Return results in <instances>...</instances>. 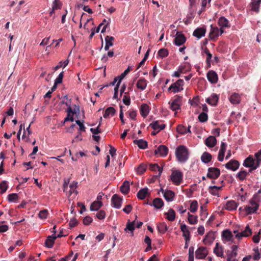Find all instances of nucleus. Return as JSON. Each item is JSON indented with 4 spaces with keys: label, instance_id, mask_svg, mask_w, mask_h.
Returning a JSON list of instances; mask_svg holds the SVG:
<instances>
[{
    "label": "nucleus",
    "instance_id": "nucleus-3",
    "mask_svg": "<svg viewBox=\"0 0 261 261\" xmlns=\"http://www.w3.org/2000/svg\"><path fill=\"white\" fill-rule=\"evenodd\" d=\"M254 198V197L250 200L249 203L250 205H247L245 207L244 210L247 215H250L256 213V211L258 208L259 204L255 201Z\"/></svg>",
    "mask_w": 261,
    "mask_h": 261
},
{
    "label": "nucleus",
    "instance_id": "nucleus-23",
    "mask_svg": "<svg viewBox=\"0 0 261 261\" xmlns=\"http://www.w3.org/2000/svg\"><path fill=\"white\" fill-rule=\"evenodd\" d=\"M56 239V237H55L54 235L48 236L45 242V246L49 248H52Z\"/></svg>",
    "mask_w": 261,
    "mask_h": 261
},
{
    "label": "nucleus",
    "instance_id": "nucleus-9",
    "mask_svg": "<svg viewBox=\"0 0 261 261\" xmlns=\"http://www.w3.org/2000/svg\"><path fill=\"white\" fill-rule=\"evenodd\" d=\"M186 41V37L182 34L178 32L176 33V36L174 39V43L176 46H180L184 44Z\"/></svg>",
    "mask_w": 261,
    "mask_h": 261
},
{
    "label": "nucleus",
    "instance_id": "nucleus-49",
    "mask_svg": "<svg viewBox=\"0 0 261 261\" xmlns=\"http://www.w3.org/2000/svg\"><path fill=\"white\" fill-rule=\"evenodd\" d=\"M208 115L205 112L201 113L198 116V120L201 122H205L207 121Z\"/></svg>",
    "mask_w": 261,
    "mask_h": 261
},
{
    "label": "nucleus",
    "instance_id": "nucleus-12",
    "mask_svg": "<svg viewBox=\"0 0 261 261\" xmlns=\"http://www.w3.org/2000/svg\"><path fill=\"white\" fill-rule=\"evenodd\" d=\"M207 78L208 81L212 84H216L218 80L217 74L214 70H210L207 73Z\"/></svg>",
    "mask_w": 261,
    "mask_h": 261
},
{
    "label": "nucleus",
    "instance_id": "nucleus-46",
    "mask_svg": "<svg viewBox=\"0 0 261 261\" xmlns=\"http://www.w3.org/2000/svg\"><path fill=\"white\" fill-rule=\"evenodd\" d=\"M228 23V20L224 17H221L218 20V24L222 28L229 27Z\"/></svg>",
    "mask_w": 261,
    "mask_h": 261
},
{
    "label": "nucleus",
    "instance_id": "nucleus-10",
    "mask_svg": "<svg viewBox=\"0 0 261 261\" xmlns=\"http://www.w3.org/2000/svg\"><path fill=\"white\" fill-rule=\"evenodd\" d=\"M122 198L117 194H114L111 199V202L113 206L116 208H119L121 206Z\"/></svg>",
    "mask_w": 261,
    "mask_h": 261
},
{
    "label": "nucleus",
    "instance_id": "nucleus-20",
    "mask_svg": "<svg viewBox=\"0 0 261 261\" xmlns=\"http://www.w3.org/2000/svg\"><path fill=\"white\" fill-rule=\"evenodd\" d=\"M161 121L159 120L154 121L150 124V126L154 130L156 129H159V130H163L165 128L166 125L164 124H160V122Z\"/></svg>",
    "mask_w": 261,
    "mask_h": 261
},
{
    "label": "nucleus",
    "instance_id": "nucleus-2",
    "mask_svg": "<svg viewBox=\"0 0 261 261\" xmlns=\"http://www.w3.org/2000/svg\"><path fill=\"white\" fill-rule=\"evenodd\" d=\"M171 180L172 182L176 186H178L181 184L183 181V173L178 170L172 171L170 176Z\"/></svg>",
    "mask_w": 261,
    "mask_h": 261
},
{
    "label": "nucleus",
    "instance_id": "nucleus-61",
    "mask_svg": "<svg viewBox=\"0 0 261 261\" xmlns=\"http://www.w3.org/2000/svg\"><path fill=\"white\" fill-rule=\"evenodd\" d=\"M96 217L100 220L103 219L106 217V213L103 210H100L96 214Z\"/></svg>",
    "mask_w": 261,
    "mask_h": 261
},
{
    "label": "nucleus",
    "instance_id": "nucleus-37",
    "mask_svg": "<svg viewBox=\"0 0 261 261\" xmlns=\"http://www.w3.org/2000/svg\"><path fill=\"white\" fill-rule=\"evenodd\" d=\"M222 236L223 238L225 239L227 241H232L233 238L231 232L228 229L224 230L222 232Z\"/></svg>",
    "mask_w": 261,
    "mask_h": 261
},
{
    "label": "nucleus",
    "instance_id": "nucleus-43",
    "mask_svg": "<svg viewBox=\"0 0 261 261\" xmlns=\"http://www.w3.org/2000/svg\"><path fill=\"white\" fill-rule=\"evenodd\" d=\"M165 215H167L166 218L169 221H173L175 220V212L173 209L170 208L167 213H165Z\"/></svg>",
    "mask_w": 261,
    "mask_h": 261
},
{
    "label": "nucleus",
    "instance_id": "nucleus-27",
    "mask_svg": "<svg viewBox=\"0 0 261 261\" xmlns=\"http://www.w3.org/2000/svg\"><path fill=\"white\" fill-rule=\"evenodd\" d=\"M215 234L213 231H209L207 234L205 236L203 241L206 243H212L215 240Z\"/></svg>",
    "mask_w": 261,
    "mask_h": 261
},
{
    "label": "nucleus",
    "instance_id": "nucleus-58",
    "mask_svg": "<svg viewBox=\"0 0 261 261\" xmlns=\"http://www.w3.org/2000/svg\"><path fill=\"white\" fill-rule=\"evenodd\" d=\"M238 246L237 245H233L231 247V252L230 253H228V255L234 256V257H236L238 255Z\"/></svg>",
    "mask_w": 261,
    "mask_h": 261
},
{
    "label": "nucleus",
    "instance_id": "nucleus-11",
    "mask_svg": "<svg viewBox=\"0 0 261 261\" xmlns=\"http://www.w3.org/2000/svg\"><path fill=\"white\" fill-rule=\"evenodd\" d=\"M252 233V230L250 228L249 226L247 225L246 226L244 230L236 234V238L238 240H241L243 237H249Z\"/></svg>",
    "mask_w": 261,
    "mask_h": 261
},
{
    "label": "nucleus",
    "instance_id": "nucleus-51",
    "mask_svg": "<svg viewBox=\"0 0 261 261\" xmlns=\"http://www.w3.org/2000/svg\"><path fill=\"white\" fill-rule=\"evenodd\" d=\"M198 209V202L196 200H193L190 205V211L191 213H195Z\"/></svg>",
    "mask_w": 261,
    "mask_h": 261
},
{
    "label": "nucleus",
    "instance_id": "nucleus-36",
    "mask_svg": "<svg viewBox=\"0 0 261 261\" xmlns=\"http://www.w3.org/2000/svg\"><path fill=\"white\" fill-rule=\"evenodd\" d=\"M248 175V173L245 170L241 169V171L236 175V177L241 181H243Z\"/></svg>",
    "mask_w": 261,
    "mask_h": 261
},
{
    "label": "nucleus",
    "instance_id": "nucleus-25",
    "mask_svg": "<svg viewBox=\"0 0 261 261\" xmlns=\"http://www.w3.org/2000/svg\"><path fill=\"white\" fill-rule=\"evenodd\" d=\"M238 204L234 200H229L226 204L225 209L231 211L236 210Z\"/></svg>",
    "mask_w": 261,
    "mask_h": 261
},
{
    "label": "nucleus",
    "instance_id": "nucleus-30",
    "mask_svg": "<svg viewBox=\"0 0 261 261\" xmlns=\"http://www.w3.org/2000/svg\"><path fill=\"white\" fill-rule=\"evenodd\" d=\"M148 189L147 188H145L139 190L137 194L138 198L141 200L145 199L148 194Z\"/></svg>",
    "mask_w": 261,
    "mask_h": 261
},
{
    "label": "nucleus",
    "instance_id": "nucleus-54",
    "mask_svg": "<svg viewBox=\"0 0 261 261\" xmlns=\"http://www.w3.org/2000/svg\"><path fill=\"white\" fill-rule=\"evenodd\" d=\"M158 55L161 57L162 58H165V57H166L168 54H169V52H168V50L166 49V48H162V49H160L159 51H158Z\"/></svg>",
    "mask_w": 261,
    "mask_h": 261
},
{
    "label": "nucleus",
    "instance_id": "nucleus-26",
    "mask_svg": "<svg viewBox=\"0 0 261 261\" xmlns=\"http://www.w3.org/2000/svg\"><path fill=\"white\" fill-rule=\"evenodd\" d=\"M115 113V109L113 107H110L106 109L103 116L105 118H109L110 116H113Z\"/></svg>",
    "mask_w": 261,
    "mask_h": 261
},
{
    "label": "nucleus",
    "instance_id": "nucleus-35",
    "mask_svg": "<svg viewBox=\"0 0 261 261\" xmlns=\"http://www.w3.org/2000/svg\"><path fill=\"white\" fill-rule=\"evenodd\" d=\"M180 229L181 231L182 232V236L185 238H190V232L189 230L188 226L186 224H181L180 225Z\"/></svg>",
    "mask_w": 261,
    "mask_h": 261
},
{
    "label": "nucleus",
    "instance_id": "nucleus-63",
    "mask_svg": "<svg viewBox=\"0 0 261 261\" xmlns=\"http://www.w3.org/2000/svg\"><path fill=\"white\" fill-rule=\"evenodd\" d=\"M77 182L75 181H73L72 183H71L69 185V187L70 188V194L71 195L72 193L74 192V190L77 187Z\"/></svg>",
    "mask_w": 261,
    "mask_h": 261
},
{
    "label": "nucleus",
    "instance_id": "nucleus-1",
    "mask_svg": "<svg viewBox=\"0 0 261 261\" xmlns=\"http://www.w3.org/2000/svg\"><path fill=\"white\" fill-rule=\"evenodd\" d=\"M175 155L179 162H186L189 158L188 148L185 146L179 145L175 150Z\"/></svg>",
    "mask_w": 261,
    "mask_h": 261
},
{
    "label": "nucleus",
    "instance_id": "nucleus-34",
    "mask_svg": "<svg viewBox=\"0 0 261 261\" xmlns=\"http://www.w3.org/2000/svg\"><path fill=\"white\" fill-rule=\"evenodd\" d=\"M163 196L167 201H171L174 197V193L171 190H167L165 191Z\"/></svg>",
    "mask_w": 261,
    "mask_h": 261
},
{
    "label": "nucleus",
    "instance_id": "nucleus-16",
    "mask_svg": "<svg viewBox=\"0 0 261 261\" xmlns=\"http://www.w3.org/2000/svg\"><path fill=\"white\" fill-rule=\"evenodd\" d=\"M223 249V247L219 243H217L214 248V253L218 257H224Z\"/></svg>",
    "mask_w": 261,
    "mask_h": 261
},
{
    "label": "nucleus",
    "instance_id": "nucleus-19",
    "mask_svg": "<svg viewBox=\"0 0 261 261\" xmlns=\"http://www.w3.org/2000/svg\"><path fill=\"white\" fill-rule=\"evenodd\" d=\"M217 143V140L215 137L213 136H209L205 140V144L208 147H213Z\"/></svg>",
    "mask_w": 261,
    "mask_h": 261
},
{
    "label": "nucleus",
    "instance_id": "nucleus-53",
    "mask_svg": "<svg viewBox=\"0 0 261 261\" xmlns=\"http://www.w3.org/2000/svg\"><path fill=\"white\" fill-rule=\"evenodd\" d=\"M122 101L126 106H129L130 104V98L128 95V92H124V95L123 96Z\"/></svg>",
    "mask_w": 261,
    "mask_h": 261
},
{
    "label": "nucleus",
    "instance_id": "nucleus-17",
    "mask_svg": "<svg viewBox=\"0 0 261 261\" xmlns=\"http://www.w3.org/2000/svg\"><path fill=\"white\" fill-rule=\"evenodd\" d=\"M206 33V29L204 28H198L196 29L193 33V35L198 39L201 38L202 37L205 36Z\"/></svg>",
    "mask_w": 261,
    "mask_h": 261
},
{
    "label": "nucleus",
    "instance_id": "nucleus-39",
    "mask_svg": "<svg viewBox=\"0 0 261 261\" xmlns=\"http://www.w3.org/2000/svg\"><path fill=\"white\" fill-rule=\"evenodd\" d=\"M135 221L133 222H130V221L128 220L126 224V228L124 229V230L126 232H127L128 231H130L132 236L134 234V230L135 229Z\"/></svg>",
    "mask_w": 261,
    "mask_h": 261
},
{
    "label": "nucleus",
    "instance_id": "nucleus-29",
    "mask_svg": "<svg viewBox=\"0 0 261 261\" xmlns=\"http://www.w3.org/2000/svg\"><path fill=\"white\" fill-rule=\"evenodd\" d=\"M147 81L144 78L140 79L136 84L137 88L142 90H144L147 86Z\"/></svg>",
    "mask_w": 261,
    "mask_h": 261
},
{
    "label": "nucleus",
    "instance_id": "nucleus-45",
    "mask_svg": "<svg viewBox=\"0 0 261 261\" xmlns=\"http://www.w3.org/2000/svg\"><path fill=\"white\" fill-rule=\"evenodd\" d=\"M8 185L6 180H3L0 182V194L5 193L8 189Z\"/></svg>",
    "mask_w": 261,
    "mask_h": 261
},
{
    "label": "nucleus",
    "instance_id": "nucleus-38",
    "mask_svg": "<svg viewBox=\"0 0 261 261\" xmlns=\"http://www.w3.org/2000/svg\"><path fill=\"white\" fill-rule=\"evenodd\" d=\"M102 206V202L100 201H95L91 204L90 209L91 211H95L99 209Z\"/></svg>",
    "mask_w": 261,
    "mask_h": 261
},
{
    "label": "nucleus",
    "instance_id": "nucleus-18",
    "mask_svg": "<svg viewBox=\"0 0 261 261\" xmlns=\"http://www.w3.org/2000/svg\"><path fill=\"white\" fill-rule=\"evenodd\" d=\"M219 100V96L215 94H212L210 97L206 99V102L212 106H216Z\"/></svg>",
    "mask_w": 261,
    "mask_h": 261
},
{
    "label": "nucleus",
    "instance_id": "nucleus-32",
    "mask_svg": "<svg viewBox=\"0 0 261 261\" xmlns=\"http://www.w3.org/2000/svg\"><path fill=\"white\" fill-rule=\"evenodd\" d=\"M212 159V155L207 152H203L201 156V161L205 164H207L210 162Z\"/></svg>",
    "mask_w": 261,
    "mask_h": 261
},
{
    "label": "nucleus",
    "instance_id": "nucleus-57",
    "mask_svg": "<svg viewBox=\"0 0 261 261\" xmlns=\"http://www.w3.org/2000/svg\"><path fill=\"white\" fill-rule=\"evenodd\" d=\"M146 169V165L144 164H141L138 167L137 172L139 174H143Z\"/></svg>",
    "mask_w": 261,
    "mask_h": 261
},
{
    "label": "nucleus",
    "instance_id": "nucleus-52",
    "mask_svg": "<svg viewBox=\"0 0 261 261\" xmlns=\"http://www.w3.org/2000/svg\"><path fill=\"white\" fill-rule=\"evenodd\" d=\"M68 63H69V61H68V59L66 60L63 62H62V61H60L58 63V65H57L56 66H55L54 67V70L55 71H56V70H58L60 68H61L62 66H63V68H65L66 66H67Z\"/></svg>",
    "mask_w": 261,
    "mask_h": 261
},
{
    "label": "nucleus",
    "instance_id": "nucleus-22",
    "mask_svg": "<svg viewBox=\"0 0 261 261\" xmlns=\"http://www.w3.org/2000/svg\"><path fill=\"white\" fill-rule=\"evenodd\" d=\"M164 204V201L161 198H155L153 199L152 203L149 204V205L154 206L157 209H160L163 206Z\"/></svg>",
    "mask_w": 261,
    "mask_h": 261
},
{
    "label": "nucleus",
    "instance_id": "nucleus-55",
    "mask_svg": "<svg viewBox=\"0 0 261 261\" xmlns=\"http://www.w3.org/2000/svg\"><path fill=\"white\" fill-rule=\"evenodd\" d=\"M149 51H150V49H148L147 50V51H146V53H145L143 59L139 63V65H138L137 68V69H138L140 67H141L142 66H143L144 64L145 61L148 59V56H149Z\"/></svg>",
    "mask_w": 261,
    "mask_h": 261
},
{
    "label": "nucleus",
    "instance_id": "nucleus-28",
    "mask_svg": "<svg viewBox=\"0 0 261 261\" xmlns=\"http://www.w3.org/2000/svg\"><path fill=\"white\" fill-rule=\"evenodd\" d=\"M219 35V30L217 27H213L211 25V30L209 33V36L211 39H215Z\"/></svg>",
    "mask_w": 261,
    "mask_h": 261
},
{
    "label": "nucleus",
    "instance_id": "nucleus-14",
    "mask_svg": "<svg viewBox=\"0 0 261 261\" xmlns=\"http://www.w3.org/2000/svg\"><path fill=\"white\" fill-rule=\"evenodd\" d=\"M245 167H251L256 165V159H254L252 155H250L244 161L243 164Z\"/></svg>",
    "mask_w": 261,
    "mask_h": 261
},
{
    "label": "nucleus",
    "instance_id": "nucleus-6",
    "mask_svg": "<svg viewBox=\"0 0 261 261\" xmlns=\"http://www.w3.org/2000/svg\"><path fill=\"white\" fill-rule=\"evenodd\" d=\"M181 98V96L176 95L175 99L172 101V102L171 103L170 102H169V103L170 104V108L172 111L176 112L180 109Z\"/></svg>",
    "mask_w": 261,
    "mask_h": 261
},
{
    "label": "nucleus",
    "instance_id": "nucleus-60",
    "mask_svg": "<svg viewBox=\"0 0 261 261\" xmlns=\"http://www.w3.org/2000/svg\"><path fill=\"white\" fill-rule=\"evenodd\" d=\"M47 215L48 211L47 210H43L39 212L38 216L40 219H45L47 218Z\"/></svg>",
    "mask_w": 261,
    "mask_h": 261
},
{
    "label": "nucleus",
    "instance_id": "nucleus-31",
    "mask_svg": "<svg viewBox=\"0 0 261 261\" xmlns=\"http://www.w3.org/2000/svg\"><path fill=\"white\" fill-rule=\"evenodd\" d=\"M134 143L137 145L141 149H144L147 148L148 144L147 141L143 139L135 140L134 141Z\"/></svg>",
    "mask_w": 261,
    "mask_h": 261
},
{
    "label": "nucleus",
    "instance_id": "nucleus-4",
    "mask_svg": "<svg viewBox=\"0 0 261 261\" xmlns=\"http://www.w3.org/2000/svg\"><path fill=\"white\" fill-rule=\"evenodd\" d=\"M184 81L181 79L178 80L176 82L172 84L169 87V90H171L173 93H177L183 90Z\"/></svg>",
    "mask_w": 261,
    "mask_h": 261
},
{
    "label": "nucleus",
    "instance_id": "nucleus-41",
    "mask_svg": "<svg viewBox=\"0 0 261 261\" xmlns=\"http://www.w3.org/2000/svg\"><path fill=\"white\" fill-rule=\"evenodd\" d=\"M251 9L255 12L259 11V8L261 3V0H252Z\"/></svg>",
    "mask_w": 261,
    "mask_h": 261
},
{
    "label": "nucleus",
    "instance_id": "nucleus-50",
    "mask_svg": "<svg viewBox=\"0 0 261 261\" xmlns=\"http://www.w3.org/2000/svg\"><path fill=\"white\" fill-rule=\"evenodd\" d=\"M7 199L10 202H15L18 199V196L16 193H12L8 195Z\"/></svg>",
    "mask_w": 261,
    "mask_h": 261
},
{
    "label": "nucleus",
    "instance_id": "nucleus-64",
    "mask_svg": "<svg viewBox=\"0 0 261 261\" xmlns=\"http://www.w3.org/2000/svg\"><path fill=\"white\" fill-rule=\"evenodd\" d=\"M255 157L256 158V162L258 163L259 165L261 164V149L259 150L258 152L255 153Z\"/></svg>",
    "mask_w": 261,
    "mask_h": 261
},
{
    "label": "nucleus",
    "instance_id": "nucleus-62",
    "mask_svg": "<svg viewBox=\"0 0 261 261\" xmlns=\"http://www.w3.org/2000/svg\"><path fill=\"white\" fill-rule=\"evenodd\" d=\"M93 221L92 218L90 216H86L83 219V223L85 225H88L92 223Z\"/></svg>",
    "mask_w": 261,
    "mask_h": 261
},
{
    "label": "nucleus",
    "instance_id": "nucleus-40",
    "mask_svg": "<svg viewBox=\"0 0 261 261\" xmlns=\"http://www.w3.org/2000/svg\"><path fill=\"white\" fill-rule=\"evenodd\" d=\"M178 68L179 70V72L183 74L190 70L191 65L189 63L187 62L184 65L179 66Z\"/></svg>",
    "mask_w": 261,
    "mask_h": 261
},
{
    "label": "nucleus",
    "instance_id": "nucleus-47",
    "mask_svg": "<svg viewBox=\"0 0 261 261\" xmlns=\"http://www.w3.org/2000/svg\"><path fill=\"white\" fill-rule=\"evenodd\" d=\"M157 228L159 232L163 234L167 230V226L164 222L160 223L158 224Z\"/></svg>",
    "mask_w": 261,
    "mask_h": 261
},
{
    "label": "nucleus",
    "instance_id": "nucleus-33",
    "mask_svg": "<svg viewBox=\"0 0 261 261\" xmlns=\"http://www.w3.org/2000/svg\"><path fill=\"white\" fill-rule=\"evenodd\" d=\"M120 191L124 194H127L129 191V183L127 180H125L120 187Z\"/></svg>",
    "mask_w": 261,
    "mask_h": 261
},
{
    "label": "nucleus",
    "instance_id": "nucleus-24",
    "mask_svg": "<svg viewBox=\"0 0 261 261\" xmlns=\"http://www.w3.org/2000/svg\"><path fill=\"white\" fill-rule=\"evenodd\" d=\"M115 38L112 36H107L105 37V42L106 45L105 46V50H108L110 46H112L113 45V41H114Z\"/></svg>",
    "mask_w": 261,
    "mask_h": 261
},
{
    "label": "nucleus",
    "instance_id": "nucleus-56",
    "mask_svg": "<svg viewBox=\"0 0 261 261\" xmlns=\"http://www.w3.org/2000/svg\"><path fill=\"white\" fill-rule=\"evenodd\" d=\"M130 69L129 67H128L126 70H124V71L120 75L117 76V78H118L119 81L118 83H121L122 80L124 78V77L129 73Z\"/></svg>",
    "mask_w": 261,
    "mask_h": 261
},
{
    "label": "nucleus",
    "instance_id": "nucleus-15",
    "mask_svg": "<svg viewBox=\"0 0 261 261\" xmlns=\"http://www.w3.org/2000/svg\"><path fill=\"white\" fill-rule=\"evenodd\" d=\"M229 100L232 105H238L240 103L241 97L239 93H233L229 97Z\"/></svg>",
    "mask_w": 261,
    "mask_h": 261
},
{
    "label": "nucleus",
    "instance_id": "nucleus-44",
    "mask_svg": "<svg viewBox=\"0 0 261 261\" xmlns=\"http://www.w3.org/2000/svg\"><path fill=\"white\" fill-rule=\"evenodd\" d=\"M221 189V187H217L216 186H210L209 187V192L214 196H218L219 191Z\"/></svg>",
    "mask_w": 261,
    "mask_h": 261
},
{
    "label": "nucleus",
    "instance_id": "nucleus-42",
    "mask_svg": "<svg viewBox=\"0 0 261 261\" xmlns=\"http://www.w3.org/2000/svg\"><path fill=\"white\" fill-rule=\"evenodd\" d=\"M149 169L153 171L158 170L159 171L158 176H160L163 171V168H161L157 164H150L149 165Z\"/></svg>",
    "mask_w": 261,
    "mask_h": 261
},
{
    "label": "nucleus",
    "instance_id": "nucleus-21",
    "mask_svg": "<svg viewBox=\"0 0 261 261\" xmlns=\"http://www.w3.org/2000/svg\"><path fill=\"white\" fill-rule=\"evenodd\" d=\"M149 107L146 103H143L141 106L140 114L143 118H145L149 112Z\"/></svg>",
    "mask_w": 261,
    "mask_h": 261
},
{
    "label": "nucleus",
    "instance_id": "nucleus-13",
    "mask_svg": "<svg viewBox=\"0 0 261 261\" xmlns=\"http://www.w3.org/2000/svg\"><path fill=\"white\" fill-rule=\"evenodd\" d=\"M168 152V148L165 145H160L158 148L155 150V155L159 154L160 156H165L167 155Z\"/></svg>",
    "mask_w": 261,
    "mask_h": 261
},
{
    "label": "nucleus",
    "instance_id": "nucleus-5",
    "mask_svg": "<svg viewBox=\"0 0 261 261\" xmlns=\"http://www.w3.org/2000/svg\"><path fill=\"white\" fill-rule=\"evenodd\" d=\"M220 175V170L216 167H210L207 169V177L210 179H216Z\"/></svg>",
    "mask_w": 261,
    "mask_h": 261
},
{
    "label": "nucleus",
    "instance_id": "nucleus-48",
    "mask_svg": "<svg viewBox=\"0 0 261 261\" xmlns=\"http://www.w3.org/2000/svg\"><path fill=\"white\" fill-rule=\"evenodd\" d=\"M188 219L189 223L192 225L196 224L198 222L197 217L196 216H194V215L190 214L189 213H188Z\"/></svg>",
    "mask_w": 261,
    "mask_h": 261
},
{
    "label": "nucleus",
    "instance_id": "nucleus-59",
    "mask_svg": "<svg viewBox=\"0 0 261 261\" xmlns=\"http://www.w3.org/2000/svg\"><path fill=\"white\" fill-rule=\"evenodd\" d=\"M177 131L180 134H185L187 133V128L182 125H178L177 127Z\"/></svg>",
    "mask_w": 261,
    "mask_h": 261
},
{
    "label": "nucleus",
    "instance_id": "nucleus-8",
    "mask_svg": "<svg viewBox=\"0 0 261 261\" xmlns=\"http://www.w3.org/2000/svg\"><path fill=\"white\" fill-rule=\"evenodd\" d=\"M240 166L239 161L236 160H231L225 165V168L228 170L234 171L237 170Z\"/></svg>",
    "mask_w": 261,
    "mask_h": 261
},
{
    "label": "nucleus",
    "instance_id": "nucleus-7",
    "mask_svg": "<svg viewBox=\"0 0 261 261\" xmlns=\"http://www.w3.org/2000/svg\"><path fill=\"white\" fill-rule=\"evenodd\" d=\"M208 254V251L206 247H200L195 252V257L197 259H203Z\"/></svg>",
    "mask_w": 261,
    "mask_h": 261
}]
</instances>
